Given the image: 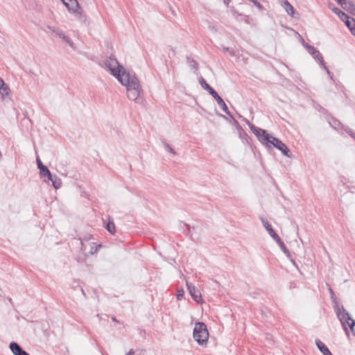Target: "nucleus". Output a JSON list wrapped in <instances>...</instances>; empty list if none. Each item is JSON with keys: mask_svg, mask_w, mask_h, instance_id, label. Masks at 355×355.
<instances>
[{"mask_svg": "<svg viewBox=\"0 0 355 355\" xmlns=\"http://www.w3.org/2000/svg\"><path fill=\"white\" fill-rule=\"evenodd\" d=\"M123 85L126 86L127 96L130 100L136 101L142 92L138 78L129 73H123V78L119 80Z\"/></svg>", "mask_w": 355, "mask_h": 355, "instance_id": "f257e3e1", "label": "nucleus"}, {"mask_svg": "<svg viewBox=\"0 0 355 355\" xmlns=\"http://www.w3.org/2000/svg\"><path fill=\"white\" fill-rule=\"evenodd\" d=\"M193 336L194 340L200 345H204L207 343L209 332L204 322H198L196 323Z\"/></svg>", "mask_w": 355, "mask_h": 355, "instance_id": "f03ea898", "label": "nucleus"}, {"mask_svg": "<svg viewBox=\"0 0 355 355\" xmlns=\"http://www.w3.org/2000/svg\"><path fill=\"white\" fill-rule=\"evenodd\" d=\"M105 64L110 69L112 75L116 77L118 80L123 78V73H127L115 58L110 56L106 61Z\"/></svg>", "mask_w": 355, "mask_h": 355, "instance_id": "7ed1b4c3", "label": "nucleus"}, {"mask_svg": "<svg viewBox=\"0 0 355 355\" xmlns=\"http://www.w3.org/2000/svg\"><path fill=\"white\" fill-rule=\"evenodd\" d=\"M342 310L343 311V314L341 315V311L340 308L336 309V312L337 317L340 320L341 324L345 329V331L348 334V329L347 327V324L349 326L352 331H355V321L351 318L348 312L343 307Z\"/></svg>", "mask_w": 355, "mask_h": 355, "instance_id": "20e7f679", "label": "nucleus"}, {"mask_svg": "<svg viewBox=\"0 0 355 355\" xmlns=\"http://www.w3.org/2000/svg\"><path fill=\"white\" fill-rule=\"evenodd\" d=\"M245 121L249 125L252 132L257 136L259 141L264 145H268V142H270L269 139L271 138V135H269L266 130L259 128L250 123L248 120L245 119Z\"/></svg>", "mask_w": 355, "mask_h": 355, "instance_id": "39448f33", "label": "nucleus"}, {"mask_svg": "<svg viewBox=\"0 0 355 355\" xmlns=\"http://www.w3.org/2000/svg\"><path fill=\"white\" fill-rule=\"evenodd\" d=\"M270 142H268V145H266L267 147L270 148V145H272L275 148L279 150L282 154L289 158L292 157V153L288 147L279 139L271 136L270 138Z\"/></svg>", "mask_w": 355, "mask_h": 355, "instance_id": "423d86ee", "label": "nucleus"}, {"mask_svg": "<svg viewBox=\"0 0 355 355\" xmlns=\"http://www.w3.org/2000/svg\"><path fill=\"white\" fill-rule=\"evenodd\" d=\"M304 46L307 49L308 52L315 58L317 59L319 62L320 65L327 71V73L329 75L331 74V72L329 71L327 67H326L325 62L323 60V58L321 55V53L318 51L313 46H311L308 44H305Z\"/></svg>", "mask_w": 355, "mask_h": 355, "instance_id": "0eeeda50", "label": "nucleus"}, {"mask_svg": "<svg viewBox=\"0 0 355 355\" xmlns=\"http://www.w3.org/2000/svg\"><path fill=\"white\" fill-rule=\"evenodd\" d=\"M64 5L69 12H72L76 15L81 14L82 8L78 0H67V2H64Z\"/></svg>", "mask_w": 355, "mask_h": 355, "instance_id": "6e6552de", "label": "nucleus"}, {"mask_svg": "<svg viewBox=\"0 0 355 355\" xmlns=\"http://www.w3.org/2000/svg\"><path fill=\"white\" fill-rule=\"evenodd\" d=\"M187 286L192 299L199 303L201 300V293L200 291L191 283H189L188 282H187Z\"/></svg>", "mask_w": 355, "mask_h": 355, "instance_id": "1a4fd4ad", "label": "nucleus"}, {"mask_svg": "<svg viewBox=\"0 0 355 355\" xmlns=\"http://www.w3.org/2000/svg\"><path fill=\"white\" fill-rule=\"evenodd\" d=\"M333 12L336 13L345 24V25L349 28L353 24L352 20V17L345 13L338 8H334Z\"/></svg>", "mask_w": 355, "mask_h": 355, "instance_id": "9d476101", "label": "nucleus"}, {"mask_svg": "<svg viewBox=\"0 0 355 355\" xmlns=\"http://www.w3.org/2000/svg\"><path fill=\"white\" fill-rule=\"evenodd\" d=\"M213 98L216 101L217 103L218 104V105L222 108V110H223V112L227 114V115H229L231 118H232L234 121V122L238 124V122L234 118V116H232V114L230 113L227 105L225 104V101H223V99L217 94H216V95H214Z\"/></svg>", "mask_w": 355, "mask_h": 355, "instance_id": "9b49d317", "label": "nucleus"}, {"mask_svg": "<svg viewBox=\"0 0 355 355\" xmlns=\"http://www.w3.org/2000/svg\"><path fill=\"white\" fill-rule=\"evenodd\" d=\"M37 167L40 170V175L42 178H47L48 179L51 178V173L49 170V168L44 166L40 159L37 157L36 159Z\"/></svg>", "mask_w": 355, "mask_h": 355, "instance_id": "f8f14e48", "label": "nucleus"}, {"mask_svg": "<svg viewBox=\"0 0 355 355\" xmlns=\"http://www.w3.org/2000/svg\"><path fill=\"white\" fill-rule=\"evenodd\" d=\"M261 222L264 227L268 231V234L271 236V237L275 241H278L279 239H281L279 235L275 232L272 229L271 225L268 223L267 219L264 218H261Z\"/></svg>", "mask_w": 355, "mask_h": 355, "instance_id": "ddd939ff", "label": "nucleus"}, {"mask_svg": "<svg viewBox=\"0 0 355 355\" xmlns=\"http://www.w3.org/2000/svg\"><path fill=\"white\" fill-rule=\"evenodd\" d=\"M9 347L11 352L15 355H30L28 352L24 350L21 347L15 342H12L10 343Z\"/></svg>", "mask_w": 355, "mask_h": 355, "instance_id": "4468645a", "label": "nucleus"}, {"mask_svg": "<svg viewBox=\"0 0 355 355\" xmlns=\"http://www.w3.org/2000/svg\"><path fill=\"white\" fill-rule=\"evenodd\" d=\"M53 32L62 39L63 41L68 44L71 47L74 48V44L72 40L67 36L62 30L59 28H53Z\"/></svg>", "mask_w": 355, "mask_h": 355, "instance_id": "2eb2a0df", "label": "nucleus"}, {"mask_svg": "<svg viewBox=\"0 0 355 355\" xmlns=\"http://www.w3.org/2000/svg\"><path fill=\"white\" fill-rule=\"evenodd\" d=\"M199 83L201 87L207 90L208 93L213 97L214 95H216L217 92L206 82V80L203 78H200L199 80Z\"/></svg>", "mask_w": 355, "mask_h": 355, "instance_id": "dca6fc26", "label": "nucleus"}, {"mask_svg": "<svg viewBox=\"0 0 355 355\" xmlns=\"http://www.w3.org/2000/svg\"><path fill=\"white\" fill-rule=\"evenodd\" d=\"M315 344L323 355H333L328 347L319 339L315 340Z\"/></svg>", "mask_w": 355, "mask_h": 355, "instance_id": "f3484780", "label": "nucleus"}, {"mask_svg": "<svg viewBox=\"0 0 355 355\" xmlns=\"http://www.w3.org/2000/svg\"><path fill=\"white\" fill-rule=\"evenodd\" d=\"M48 180L52 182V185L53 186V187L55 189H58L61 187V184H62L61 179L59 177H58L57 175H51V178L48 179Z\"/></svg>", "mask_w": 355, "mask_h": 355, "instance_id": "a211bd4d", "label": "nucleus"}, {"mask_svg": "<svg viewBox=\"0 0 355 355\" xmlns=\"http://www.w3.org/2000/svg\"><path fill=\"white\" fill-rule=\"evenodd\" d=\"M105 227L112 234H114L116 232L114 220L110 217H109L108 223L106 224Z\"/></svg>", "mask_w": 355, "mask_h": 355, "instance_id": "6ab92c4d", "label": "nucleus"}, {"mask_svg": "<svg viewBox=\"0 0 355 355\" xmlns=\"http://www.w3.org/2000/svg\"><path fill=\"white\" fill-rule=\"evenodd\" d=\"M277 244L279 245V248L282 249V250L284 252V253L286 254V256L288 258H291V254L288 250V249L286 248L284 243L282 241L281 239H279L278 241H276Z\"/></svg>", "mask_w": 355, "mask_h": 355, "instance_id": "aec40b11", "label": "nucleus"}, {"mask_svg": "<svg viewBox=\"0 0 355 355\" xmlns=\"http://www.w3.org/2000/svg\"><path fill=\"white\" fill-rule=\"evenodd\" d=\"M284 8L286 11V12L291 15L292 17H294V13H295V10H294V8L293 6L288 1H285L284 2Z\"/></svg>", "mask_w": 355, "mask_h": 355, "instance_id": "412c9836", "label": "nucleus"}, {"mask_svg": "<svg viewBox=\"0 0 355 355\" xmlns=\"http://www.w3.org/2000/svg\"><path fill=\"white\" fill-rule=\"evenodd\" d=\"M344 10L350 12L355 16V2L349 1V3H347V6L344 7Z\"/></svg>", "mask_w": 355, "mask_h": 355, "instance_id": "4be33fe9", "label": "nucleus"}, {"mask_svg": "<svg viewBox=\"0 0 355 355\" xmlns=\"http://www.w3.org/2000/svg\"><path fill=\"white\" fill-rule=\"evenodd\" d=\"M187 61L188 64H189V66L192 69H195L196 71H197L198 69V64L194 59L187 56Z\"/></svg>", "mask_w": 355, "mask_h": 355, "instance_id": "5701e85b", "label": "nucleus"}, {"mask_svg": "<svg viewBox=\"0 0 355 355\" xmlns=\"http://www.w3.org/2000/svg\"><path fill=\"white\" fill-rule=\"evenodd\" d=\"M10 93V89L7 85L3 86L2 87V89L0 90V95L1 96L2 98H5V97L9 96Z\"/></svg>", "mask_w": 355, "mask_h": 355, "instance_id": "b1692460", "label": "nucleus"}, {"mask_svg": "<svg viewBox=\"0 0 355 355\" xmlns=\"http://www.w3.org/2000/svg\"><path fill=\"white\" fill-rule=\"evenodd\" d=\"M328 286H329V291L331 294V298L332 301L336 304L334 309H336L337 308H339L338 304L336 302V297L335 293H334L333 289L330 287V286L329 285H328Z\"/></svg>", "mask_w": 355, "mask_h": 355, "instance_id": "393cba45", "label": "nucleus"}, {"mask_svg": "<svg viewBox=\"0 0 355 355\" xmlns=\"http://www.w3.org/2000/svg\"><path fill=\"white\" fill-rule=\"evenodd\" d=\"M162 143L167 151H168L169 153H171L173 155L176 154L174 149L173 148H171L168 144H167L166 141H163Z\"/></svg>", "mask_w": 355, "mask_h": 355, "instance_id": "a878e982", "label": "nucleus"}, {"mask_svg": "<svg viewBox=\"0 0 355 355\" xmlns=\"http://www.w3.org/2000/svg\"><path fill=\"white\" fill-rule=\"evenodd\" d=\"M344 130L355 140V132L352 130V128L349 127H346L344 128Z\"/></svg>", "mask_w": 355, "mask_h": 355, "instance_id": "bb28decb", "label": "nucleus"}, {"mask_svg": "<svg viewBox=\"0 0 355 355\" xmlns=\"http://www.w3.org/2000/svg\"><path fill=\"white\" fill-rule=\"evenodd\" d=\"M339 5L342 6V8L344 9V7L345 6H347V3H349V1L347 0H335Z\"/></svg>", "mask_w": 355, "mask_h": 355, "instance_id": "cd10ccee", "label": "nucleus"}, {"mask_svg": "<svg viewBox=\"0 0 355 355\" xmlns=\"http://www.w3.org/2000/svg\"><path fill=\"white\" fill-rule=\"evenodd\" d=\"M353 24L351 26L349 27V29L352 32V33L355 36V19L354 18L352 19Z\"/></svg>", "mask_w": 355, "mask_h": 355, "instance_id": "c85d7f7f", "label": "nucleus"}, {"mask_svg": "<svg viewBox=\"0 0 355 355\" xmlns=\"http://www.w3.org/2000/svg\"><path fill=\"white\" fill-rule=\"evenodd\" d=\"M223 50H224V51L230 52L232 55H234V51L232 50H230V49L228 47H224Z\"/></svg>", "mask_w": 355, "mask_h": 355, "instance_id": "c756f323", "label": "nucleus"}, {"mask_svg": "<svg viewBox=\"0 0 355 355\" xmlns=\"http://www.w3.org/2000/svg\"><path fill=\"white\" fill-rule=\"evenodd\" d=\"M6 84L4 83L3 80L0 78V90L2 89V87L5 86Z\"/></svg>", "mask_w": 355, "mask_h": 355, "instance_id": "7c9ffc66", "label": "nucleus"}, {"mask_svg": "<svg viewBox=\"0 0 355 355\" xmlns=\"http://www.w3.org/2000/svg\"><path fill=\"white\" fill-rule=\"evenodd\" d=\"M289 259H290L291 261L292 262V263L293 264V266H295L298 269V266H297V263L295 262V261L294 259H293L291 257Z\"/></svg>", "mask_w": 355, "mask_h": 355, "instance_id": "2f4dec72", "label": "nucleus"}, {"mask_svg": "<svg viewBox=\"0 0 355 355\" xmlns=\"http://www.w3.org/2000/svg\"><path fill=\"white\" fill-rule=\"evenodd\" d=\"M184 225L185 227H187V230H188V232H191V227L188 224H187V223H184ZM192 229L193 230V229H194V227H192Z\"/></svg>", "mask_w": 355, "mask_h": 355, "instance_id": "473e14b6", "label": "nucleus"}, {"mask_svg": "<svg viewBox=\"0 0 355 355\" xmlns=\"http://www.w3.org/2000/svg\"><path fill=\"white\" fill-rule=\"evenodd\" d=\"M126 355H135V351L131 349Z\"/></svg>", "mask_w": 355, "mask_h": 355, "instance_id": "72a5a7b5", "label": "nucleus"}, {"mask_svg": "<svg viewBox=\"0 0 355 355\" xmlns=\"http://www.w3.org/2000/svg\"><path fill=\"white\" fill-rule=\"evenodd\" d=\"M101 246V245H98L97 247H96V249L94 250V251H93L92 249L90 251V253L94 254V252H96L97 251V248H100Z\"/></svg>", "mask_w": 355, "mask_h": 355, "instance_id": "f704fd0d", "label": "nucleus"}, {"mask_svg": "<svg viewBox=\"0 0 355 355\" xmlns=\"http://www.w3.org/2000/svg\"><path fill=\"white\" fill-rule=\"evenodd\" d=\"M231 0H223V2L225 5L228 6L230 3Z\"/></svg>", "mask_w": 355, "mask_h": 355, "instance_id": "c9c22d12", "label": "nucleus"}, {"mask_svg": "<svg viewBox=\"0 0 355 355\" xmlns=\"http://www.w3.org/2000/svg\"><path fill=\"white\" fill-rule=\"evenodd\" d=\"M112 321H114V322H119V321L116 320V317H114V316H112Z\"/></svg>", "mask_w": 355, "mask_h": 355, "instance_id": "e433bc0d", "label": "nucleus"}, {"mask_svg": "<svg viewBox=\"0 0 355 355\" xmlns=\"http://www.w3.org/2000/svg\"><path fill=\"white\" fill-rule=\"evenodd\" d=\"M47 28L51 30L52 32H53V28H55V27H52V26H47Z\"/></svg>", "mask_w": 355, "mask_h": 355, "instance_id": "4c0bfd02", "label": "nucleus"}, {"mask_svg": "<svg viewBox=\"0 0 355 355\" xmlns=\"http://www.w3.org/2000/svg\"><path fill=\"white\" fill-rule=\"evenodd\" d=\"M170 9H171V10H172L171 7H170ZM171 11H172V13H173L174 15H175V11H174V10H171Z\"/></svg>", "mask_w": 355, "mask_h": 355, "instance_id": "58836bf2", "label": "nucleus"}, {"mask_svg": "<svg viewBox=\"0 0 355 355\" xmlns=\"http://www.w3.org/2000/svg\"><path fill=\"white\" fill-rule=\"evenodd\" d=\"M62 2L64 3V2H67V0H61Z\"/></svg>", "mask_w": 355, "mask_h": 355, "instance_id": "ea45409f", "label": "nucleus"}]
</instances>
